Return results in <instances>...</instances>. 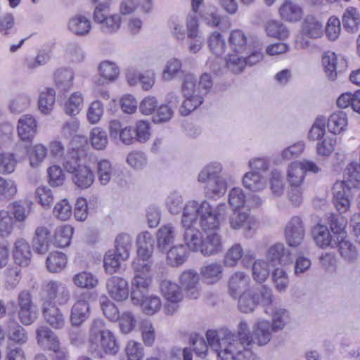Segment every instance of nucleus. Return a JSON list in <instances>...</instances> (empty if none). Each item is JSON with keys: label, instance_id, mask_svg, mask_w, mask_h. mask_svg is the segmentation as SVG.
I'll return each instance as SVG.
<instances>
[{"label": "nucleus", "instance_id": "f8f14e48", "mask_svg": "<svg viewBox=\"0 0 360 360\" xmlns=\"http://www.w3.org/2000/svg\"><path fill=\"white\" fill-rule=\"evenodd\" d=\"M250 276L243 271H236L230 276L228 283L227 288L229 295L236 299L239 295L251 290L249 288L250 284Z\"/></svg>", "mask_w": 360, "mask_h": 360}, {"label": "nucleus", "instance_id": "69168bd1", "mask_svg": "<svg viewBox=\"0 0 360 360\" xmlns=\"http://www.w3.org/2000/svg\"><path fill=\"white\" fill-rule=\"evenodd\" d=\"M326 123V118L325 117H317L308 133V139L311 141H319L324 138Z\"/></svg>", "mask_w": 360, "mask_h": 360}, {"label": "nucleus", "instance_id": "c756f323", "mask_svg": "<svg viewBox=\"0 0 360 360\" xmlns=\"http://www.w3.org/2000/svg\"><path fill=\"white\" fill-rule=\"evenodd\" d=\"M50 229L44 226L36 229L34 236L32 239L34 250L39 254H45L48 252L50 247Z\"/></svg>", "mask_w": 360, "mask_h": 360}, {"label": "nucleus", "instance_id": "9d476101", "mask_svg": "<svg viewBox=\"0 0 360 360\" xmlns=\"http://www.w3.org/2000/svg\"><path fill=\"white\" fill-rule=\"evenodd\" d=\"M41 311L44 320L55 330H60L65 325V318L61 310L55 303L45 300L41 304Z\"/></svg>", "mask_w": 360, "mask_h": 360}, {"label": "nucleus", "instance_id": "6ab92c4d", "mask_svg": "<svg viewBox=\"0 0 360 360\" xmlns=\"http://www.w3.org/2000/svg\"><path fill=\"white\" fill-rule=\"evenodd\" d=\"M36 341L40 347L49 351L60 342L58 336L46 326H41L36 329Z\"/></svg>", "mask_w": 360, "mask_h": 360}, {"label": "nucleus", "instance_id": "b1692460", "mask_svg": "<svg viewBox=\"0 0 360 360\" xmlns=\"http://www.w3.org/2000/svg\"><path fill=\"white\" fill-rule=\"evenodd\" d=\"M205 236L200 248L201 254L204 256H210L222 251L221 236L219 232L205 233Z\"/></svg>", "mask_w": 360, "mask_h": 360}, {"label": "nucleus", "instance_id": "72a5a7b5", "mask_svg": "<svg viewBox=\"0 0 360 360\" xmlns=\"http://www.w3.org/2000/svg\"><path fill=\"white\" fill-rule=\"evenodd\" d=\"M243 185L252 192H259L264 190L267 185L266 179L262 174L249 172L243 177Z\"/></svg>", "mask_w": 360, "mask_h": 360}, {"label": "nucleus", "instance_id": "c85d7f7f", "mask_svg": "<svg viewBox=\"0 0 360 360\" xmlns=\"http://www.w3.org/2000/svg\"><path fill=\"white\" fill-rule=\"evenodd\" d=\"M6 333L8 340L18 345H24L28 340L26 330L13 319L6 321Z\"/></svg>", "mask_w": 360, "mask_h": 360}, {"label": "nucleus", "instance_id": "c03bdc74", "mask_svg": "<svg viewBox=\"0 0 360 360\" xmlns=\"http://www.w3.org/2000/svg\"><path fill=\"white\" fill-rule=\"evenodd\" d=\"M226 191V182L222 176L209 181L205 186V193L210 198H219L223 195Z\"/></svg>", "mask_w": 360, "mask_h": 360}, {"label": "nucleus", "instance_id": "4be33fe9", "mask_svg": "<svg viewBox=\"0 0 360 360\" xmlns=\"http://www.w3.org/2000/svg\"><path fill=\"white\" fill-rule=\"evenodd\" d=\"M37 122L34 117L30 115H24L18 122L17 131L22 141H30L36 134Z\"/></svg>", "mask_w": 360, "mask_h": 360}, {"label": "nucleus", "instance_id": "09e8293b", "mask_svg": "<svg viewBox=\"0 0 360 360\" xmlns=\"http://www.w3.org/2000/svg\"><path fill=\"white\" fill-rule=\"evenodd\" d=\"M222 166L218 162H212L204 167L200 172L198 180L201 183H207L212 179H217L221 177Z\"/></svg>", "mask_w": 360, "mask_h": 360}, {"label": "nucleus", "instance_id": "4c0bfd02", "mask_svg": "<svg viewBox=\"0 0 360 360\" xmlns=\"http://www.w3.org/2000/svg\"><path fill=\"white\" fill-rule=\"evenodd\" d=\"M68 29L76 35H85L87 34L91 30V22L86 17L76 15L70 19Z\"/></svg>", "mask_w": 360, "mask_h": 360}, {"label": "nucleus", "instance_id": "603ef678", "mask_svg": "<svg viewBox=\"0 0 360 360\" xmlns=\"http://www.w3.org/2000/svg\"><path fill=\"white\" fill-rule=\"evenodd\" d=\"M115 252L119 254L122 259H127L129 257V252L131 249L132 239L127 233L119 234L115 239Z\"/></svg>", "mask_w": 360, "mask_h": 360}, {"label": "nucleus", "instance_id": "338daca9", "mask_svg": "<svg viewBox=\"0 0 360 360\" xmlns=\"http://www.w3.org/2000/svg\"><path fill=\"white\" fill-rule=\"evenodd\" d=\"M124 260L119 256L118 253L110 250L104 257V268L108 274H112L119 270L121 262Z\"/></svg>", "mask_w": 360, "mask_h": 360}, {"label": "nucleus", "instance_id": "680f3d73", "mask_svg": "<svg viewBox=\"0 0 360 360\" xmlns=\"http://www.w3.org/2000/svg\"><path fill=\"white\" fill-rule=\"evenodd\" d=\"M184 101L179 108V113L182 116H187L191 112L195 110L203 103V96L202 95H192L191 96H184Z\"/></svg>", "mask_w": 360, "mask_h": 360}, {"label": "nucleus", "instance_id": "3c124183", "mask_svg": "<svg viewBox=\"0 0 360 360\" xmlns=\"http://www.w3.org/2000/svg\"><path fill=\"white\" fill-rule=\"evenodd\" d=\"M74 75L68 69H59L55 73V83L58 89L68 91L72 86Z\"/></svg>", "mask_w": 360, "mask_h": 360}, {"label": "nucleus", "instance_id": "5fc2aeb1", "mask_svg": "<svg viewBox=\"0 0 360 360\" xmlns=\"http://www.w3.org/2000/svg\"><path fill=\"white\" fill-rule=\"evenodd\" d=\"M84 98L82 93L74 92L65 103V112L70 116L77 115L83 107Z\"/></svg>", "mask_w": 360, "mask_h": 360}, {"label": "nucleus", "instance_id": "2f4dec72", "mask_svg": "<svg viewBox=\"0 0 360 360\" xmlns=\"http://www.w3.org/2000/svg\"><path fill=\"white\" fill-rule=\"evenodd\" d=\"M72 181L79 188H87L94 181V174L86 162H84L83 165L72 174Z\"/></svg>", "mask_w": 360, "mask_h": 360}, {"label": "nucleus", "instance_id": "4468645a", "mask_svg": "<svg viewBox=\"0 0 360 360\" xmlns=\"http://www.w3.org/2000/svg\"><path fill=\"white\" fill-rule=\"evenodd\" d=\"M49 301L58 305L66 304L70 299V292L68 285L60 281H51L46 285Z\"/></svg>", "mask_w": 360, "mask_h": 360}, {"label": "nucleus", "instance_id": "f704fd0d", "mask_svg": "<svg viewBox=\"0 0 360 360\" xmlns=\"http://www.w3.org/2000/svg\"><path fill=\"white\" fill-rule=\"evenodd\" d=\"M267 314L271 317V326L274 333L283 330L290 319L288 311L280 307H274Z\"/></svg>", "mask_w": 360, "mask_h": 360}, {"label": "nucleus", "instance_id": "aec40b11", "mask_svg": "<svg viewBox=\"0 0 360 360\" xmlns=\"http://www.w3.org/2000/svg\"><path fill=\"white\" fill-rule=\"evenodd\" d=\"M302 32L309 38L319 39L324 33L323 24L318 17L308 15L302 22Z\"/></svg>", "mask_w": 360, "mask_h": 360}, {"label": "nucleus", "instance_id": "f257e3e1", "mask_svg": "<svg viewBox=\"0 0 360 360\" xmlns=\"http://www.w3.org/2000/svg\"><path fill=\"white\" fill-rule=\"evenodd\" d=\"M209 346L217 353L218 360H250L251 348L228 329L209 330L206 333Z\"/></svg>", "mask_w": 360, "mask_h": 360}, {"label": "nucleus", "instance_id": "37998d69", "mask_svg": "<svg viewBox=\"0 0 360 360\" xmlns=\"http://www.w3.org/2000/svg\"><path fill=\"white\" fill-rule=\"evenodd\" d=\"M135 305H140L142 311L149 316L154 315L159 311L162 307V302L160 298L154 295L150 296L144 295V297H141V300Z\"/></svg>", "mask_w": 360, "mask_h": 360}, {"label": "nucleus", "instance_id": "a211bd4d", "mask_svg": "<svg viewBox=\"0 0 360 360\" xmlns=\"http://www.w3.org/2000/svg\"><path fill=\"white\" fill-rule=\"evenodd\" d=\"M177 235L176 226L172 223L161 226L156 233L157 247L161 251H165L173 244Z\"/></svg>", "mask_w": 360, "mask_h": 360}, {"label": "nucleus", "instance_id": "20e7f679", "mask_svg": "<svg viewBox=\"0 0 360 360\" xmlns=\"http://www.w3.org/2000/svg\"><path fill=\"white\" fill-rule=\"evenodd\" d=\"M202 212L200 217V226L204 233L219 232L220 221L226 213V205L224 203L218 205L213 209L210 204L202 201Z\"/></svg>", "mask_w": 360, "mask_h": 360}, {"label": "nucleus", "instance_id": "5701e85b", "mask_svg": "<svg viewBox=\"0 0 360 360\" xmlns=\"http://www.w3.org/2000/svg\"><path fill=\"white\" fill-rule=\"evenodd\" d=\"M229 43L231 50L234 53L248 54L253 51L250 48L245 33L239 29H236L230 32Z\"/></svg>", "mask_w": 360, "mask_h": 360}, {"label": "nucleus", "instance_id": "052dcab7", "mask_svg": "<svg viewBox=\"0 0 360 360\" xmlns=\"http://www.w3.org/2000/svg\"><path fill=\"white\" fill-rule=\"evenodd\" d=\"M73 229L70 226L65 225L58 227L54 235V244L58 248L68 246L71 241Z\"/></svg>", "mask_w": 360, "mask_h": 360}, {"label": "nucleus", "instance_id": "e2e57ef3", "mask_svg": "<svg viewBox=\"0 0 360 360\" xmlns=\"http://www.w3.org/2000/svg\"><path fill=\"white\" fill-rule=\"evenodd\" d=\"M89 141L92 147L98 150L105 149L108 143L106 132L99 127H94L91 130Z\"/></svg>", "mask_w": 360, "mask_h": 360}, {"label": "nucleus", "instance_id": "a18cd8bd", "mask_svg": "<svg viewBox=\"0 0 360 360\" xmlns=\"http://www.w3.org/2000/svg\"><path fill=\"white\" fill-rule=\"evenodd\" d=\"M55 101V91L51 88L44 89L39 96L38 105L39 110L44 114H49L53 108Z\"/></svg>", "mask_w": 360, "mask_h": 360}, {"label": "nucleus", "instance_id": "f03ea898", "mask_svg": "<svg viewBox=\"0 0 360 360\" xmlns=\"http://www.w3.org/2000/svg\"><path fill=\"white\" fill-rule=\"evenodd\" d=\"M88 342L90 352L97 358H103L105 354L115 355L120 349L115 337L105 328V321L101 319L91 322Z\"/></svg>", "mask_w": 360, "mask_h": 360}, {"label": "nucleus", "instance_id": "cd10ccee", "mask_svg": "<svg viewBox=\"0 0 360 360\" xmlns=\"http://www.w3.org/2000/svg\"><path fill=\"white\" fill-rule=\"evenodd\" d=\"M278 13L283 20L291 22L299 21L303 15L301 7L292 0H284Z\"/></svg>", "mask_w": 360, "mask_h": 360}, {"label": "nucleus", "instance_id": "ea45409f", "mask_svg": "<svg viewBox=\"0 0 360 360\" xmlns=\"http://www.w3.org/2000/svg\"><path fill=\"white\" fill-rule=\"evenodd\" d=\"M67 257L60 252L49 253L46 259L47 270L51 273H58L65 269L67 264Z\"/></svg>", "mask_w": 360, "mask_h": 360}, {"label": "nucleus", "instance_id": "412c9836", "mask_svg": "<svg viewBox=\"0 0 360 360\" xmlns=\"http://www.w3.org/2000/svg\"><path fill=\"white\" fill-rule=\"evenodd\" d=\"M13 255L15 263L21 266H27L31 262V248L24 238H18L13 245Z\"/></svg>", "mask_w": 360, "mask_h": 360}, {"label": "nucleus", "instance_id": "de8ad7c7", "mask_svg": "<svg viewBox=\"0 0 360 360\" xmlns=\"http://www.w3.org/2000/svg\"><path fill=\"white\" fill-rule=\"evenodd\" d=\"M265 32L267 36L280 39H285L289 36V31L283 23L274 20H269L266 23Z\"/></svg>", "mask_w": 360, "mask_h": 360}, {"label": "nucleus", "instance_id": "58836bf2", "mask_svg": "<svg viewBox=\"0 0 360 360\" xmlns=\"http://www.w3.org/2000/svg\"><path fill=\"white\" fill-rule=\"evenodd\" d=\"M347 125V117L345 112L338 111L330 115L328 119V129L334 134H339L345 131Z\"/></svg>", "mask_w": 360, "mask_h": 360}, {"label": "nucleus", "instance_id": "79ce46f5", "mask_svg": "<svg viewBox=\"0 0 360 360\" xmlns=\"http://www.w3.org/2000/svg\"><path fill=\"white\" fill-rule=\"evenodd\" d=\"M337 245L335 248H338L340 255L347 262H354L358 255L356 248L349 240L346 238L336 239Z\"/></svg>", "mask_w": 360, "mask_h": 360}, {"label": "nucleus", "instance_id": "7ed1b4c3", "mask_svg": "<svg viewBox=\"0 0 360 360\" xmlns=\"http://www.w3.org/2000/svg\"><path fill=\"white\" fill-rule=\"evenodd\" d=\"M151 266L141 260L132 262L134 277L131 281V300L133 304H138L148 291L152 283Z\"/></svg>", "mask_w": 360, "mask_h": 360}, {"label": "nucleus", "instance_id": "bf43d9fd", "mask_svg": "<svg viewBox=\"0 0 360 360\" xmlns=\"http://www.w3.org/2000/svg\"><path fill=\"white\" fill-rule=\"evenodd\" d=\"M72 282L78 288L92 289L97 285L98 279L91 273L82 271L72 277Z\"/></svg>", "mask_w": 360, "mask_h": 360}, {"label": "nucleus", "instance_id": "6e6d98bb", "mask_svg": "<svg viewBox=\"0 0 360 360\" xmlns=\"http://www.w3.org/2000/svg\"><path fill=\"white\" fill-rule=\"evenodd\" d=\"M186 258V248L182 245L173 246L167 253V263L172 266H178L182 264Z\"/></svg>", "mask_w": 360, "mask_h": 360}, {"label": "nucleus", "instance_id": "2eb2a0df", "mask_svg": "<svg viewBox=\"0 0 360 360\" xmlns=\"http://www.w3.org/2000/svg\"><path fill=\"white\" fill-rule=\"evenodd\" d=\"M333 201L337 210L345 213L349 210L352 200V192L344 182H336L333 186Z\"/></svg>", "mask_w": 360, "mask_h": 360}, {"label": "nucleus", "instance_id": "7c9ffc66", "mask_svg": "<svg viewBox=\"0 0 360 360\" xmlns=\"http://www.w3.org/2000/svg\"><path fill=\"white\" fill-rule=\"evenodd\" d=\"M160 290L165 299L171 303H179L183 299L180 287L169 280H162L160 283Z\"/></svg>", "mask_w": 360, "mask_h": 360}, {"label": "nucleus", "instance_id": "0e129e2a", "mask_svg": "<svg viewBox=\"0 0 360 360\" xmlns=\"http://www.w3.org/2000/svg\"><path fill=\"white\" fill-rule=\"evenodd\" d=\"M114 169L110 161L107 160H101L97 163V175L100 183L102 185L108 184L112 175Z\"/></svg>", "mask_w": 360, "mask_h": 360}, {"label": "nucleus", "instance_id": "dca6fc26", "mask_svg": "<svg viewBox=\"0 0 360 360\" xmlns=\"http://www.w3.org/2000/svg\"><path fill=\"white\" fill-rule=\"evenodd\" d=\"M179 282L186 294L191 299H196L200 295V276L194 270L184 271L179 277Z\"/></svg>", "mask_w": 360, "mask_h": 360}, {"label": "nucleus", "instance_id": "864d4df0", "mask_svg": "<svg viewBox=\"0 0 360 360\" xmlns=\"http://www.w3.org/2000/svg\"><path fill=\"white\" fill-rule=\"evenodd\" d=\"M322 64L328 79L335 80L337 77V55L332 51L324 53L322 56Z\"/></svg>", "mask_w": 360, "mask_h": 360}, {"label": "nucleus", "instance_id": "39448f33", "mask_svg": "<svg viewBox=\"0 0 360 360\" xmlns=\"http://www.w3.org/2000/svg\"><path fill=\"white\" fill-rule=\"evenodd\" d=\"M255 48L257 49L248 54L234 53L229 55L226 62L228 69L238 74L241 72L247 65H253L259 62L263 58L261 45L258 44Z\"/></svg>", "mask_w": 360, "mask_h": 360}, {"label": "nucleus", "instance_id": "bb28decb", "mask_svg": "<svg viewBox=\"0 0 360 360\" xmlns=\"http://www.w3.org/2000/svg\"><path fill=\"white\" fill-rule=\"evenodd\" d=\"M202 202L201 203L195 200L188 202L183 210L181 218L183 226L184 228L193 227V224L202 215Z\"/></svg>", "mask_w": 360, "mask_h": 360}, {"label": "nucleus", "instance_id": "9b49d317", "mask_svg": "<svg viewBox=\"0 0 360 360\" xmlns=\"http://www.w3.org/2000/svg\"><path fill=\"white\" fill-rule=\"evenodd\" d=\"M105 287L108 295L115 301L125 300L129 296L128 282L122 277H110L106 281Z\"/></svg>", "mask_w": 360, "mask_h": 360}, {"label": "nucleus", "instance_id": "1a4fd4ad", "mask_svg": "<svg viewBox=\"0 0 360 360\" xmlns=\"http://www.w3.org/2000/svg\"><path fill=\"white\" fill-rule=\"evenodd\" d=\"M94 20L101 25V30L105 34H112L118 32L121 27L122 19L119 14L106 15L101 7H96Z\"/></svg>", "mask_w": 360, "mask_h": 360}, {"label": "nucleus", "instance_id": "473e14b6", "mask_svg": "<svg viewBox=\"0 0 360 360\" xmlns=\"http://www.w3.org/2000/svg\"><path fill=\"white\" fill-rule=\"evenodd\" d=\"M239 310L245 314L252 312L259 304V295L253 290H248L237 298Z\"/></svg>", "mask_w": 360, "mask_h": 360}, {"label": "nucleus", "instance_id": "393cba45", "mask_svg": "<svg viewBox=\"0 0 360 360\" xmlns=\"http://www.w3.org/2000/svg\"><path fill=\"white\" fill-rule=\"evenodd\" d=\"M266 258L272 265H285L292 262L290 252L281 243H276L269 248Z\"/></svg>", "mask_w": 360, "mask_h": 360}, {"label": "nucleus", "instance_id": "0eeeda50", "mask_svg": "<svg viewBox=\"0 0 360 360\" xmlns=\"http://www.w3.org/2000/svg\"><path fill=\"white\" fill-rule=\"evenodd\" d=\"M91 297V293L89 292H84L79 295L71 309L70 319L72 326H79L89 317V301Z\"/></svg>", "mask_w": 360, "mask_h": 360}, {"label": "nucleus", "instance_id": "ddd939ff", "mask_svg": "<svg viewBox=\"0 0 360 360\" xmlns=\"http://www.w3.org/2000/svg\"><path fill=\"white\" fill-rule=\"evenodd\" d=\"M230 227L234 230L243 229L245 231H255L258 229L259 221L248 212L234 211L229 217Z\"/></svg>", "mask_w": 360, "mask_h": 360}, {"label": "nucleus", "instance_id": "f3484780", "mask_svg": "<svg viewBox=\"0 0 360 360\" xmlns=\"http://www.w3.org/2000/svg\"><path fill=\"white\" fill-rule=\"evenodd\" d=\"M137 257L134 260L143 261L146 264L152 265L151 256L153 251V239L148 232H143L137 237Z\"/></svg>", "mask_w": 360, "mask_h": 360}, {"label": "nucleus", "instance_id": "a878e982", "mask_svg": "<svg viewBox=\"0 0 360 360\" xmlns=\"http://www.w3.org/2000/svg\"><path fill=\"white\" fill-rule=\"evenodd\" d=\"M311 236L316 245L320 248L330 247L334 248V246L337 245L335 236L330 234L326 226L319 223L312 228Z\"/></svg>", "mask_w": 360, "mask_h": 360}, {"label": "nucleus", "instance_id": "49530a36", "mask_svg": "<svg viewBox=\"0 0 360 360\" xmlns=\"http://www.w3.org/2000/svg\"><path fill=\"white\" fill-rule=\"evenodd\" d=\"M328 224L330 227L333 236H335L336 239L346 238L347 233L345 231L347 221L345 219L340 216H337L334 214H329L328 217Z\"/></svg>", "mask_w": 360, "mask_h": 360}, {"label": "nucleus", "instance_id": "e433bc0d", "mask_svg": "<svg viewBox=\"0 0 360 360\" xmlns=\"http://www.w3.org/2000/svg\"><path fill=\"white\" fill-rule=\"evenodd\" d=\"M203 235L193 227L185 228L184 240L188 248L193 252H200Z\"/></svg>", "mask_w": 360, "mask_h": 360}, {"label": "nucleus", "instance_id": "a19ab883", "mask_svg": "<svg viewBox=\"0 0 360 360\" xmlns=\"http://www.w3.org/2000/svg\"><path fill=\"white\" fill-rule=\"evenodd\" d=\"M342 23L347 32L354 33L358 31L360 17L356 8L349 7L345 10L342 16Z\"/></svg>", "mask_w": 360, "mask_h": 360}, {"label": "nucleus", "instance_id": "4d7b16f0", "mask_svg": "<svg viewBox=\"0 0 360 360\" xmlns=\"http://www.w3.org/2000/svg\"><path fill=\"white\" fill-rule=\"evenodd\" d=\"M223 267L219 263H212L201 268L200 274L210 283L219 281L221 278Z\"/></svg>", "mask_w": 360, "mask_h": 360}, {"label": "nucleus", "instance_id": "423d86ee", "mask_svg": "<svg viewBox=\"0 0 360 360\" xmlns=\"http://www.w3.org/2000/svg\"><path fill=\"white\" fill-rule=\"evenodd\" d=\"M274 333L271 326V322L268 320L259 319L257 320L252 327L251 335L248 340V347L251 349L254 345L264 346L267 345Z\"/></svg>", "mask_w": 360, "mask_h": 360}, {"label": "nucleus", "instance_id": "c9c22d12", "mask_svg": "<svg viewBox=\"0 0 360 360\" xmlns=\"http://www.w3.org/2000/svg\"><path fill=\"white\" fill-rule=\"evenodd\" d=\"M304 177V170H302L300 162H292L288 166L286 170V181L288 186H302Z\"/></svg>", "mask_w": 360, "mask_h": 360}, {"label": "nucleus", "instance_id": "6e6552de", "mask_svg": "<svg viewBox=\"0 0 360 360\" xmlns=\"http://www.w3.org/2000/svg\"><path fill=\"white\" fill-rule=\"evenodd\" d=\"M284 233L285 241L290 247H298L302 243L305 236L302 219L297 216L292 217L286 224Z\"/></svg>", "mask_w": 360, "mask_h": 360}, {"label": "nucleus", "instance_id": "774afa93", "mask_svg": "<svg viewBox=\"0 0 360 360\" xmlns=\"http://www.w3.org/2000/svg\"><path fill=\"white\" fill-rule=\"evenodd\" d=\"M274 287L279 292H284L288 288L289 278L286 271L282 268H276L272 272Z\"/></svg>", "mask_w": 360, "mask_h": 360}, {"label": "nucleus", "instance_id": "8fccbe9b", "mask_svg": "<svg viewBox=\"0 0 360 360\" xmlns=\"http://www.w3.org/2000/svg\"><path fill=\"white\" fill-rule=\"evenodd\" d=\"M344 182L347 187L356 188L360 184V165L356 162L349 164L345 171Z\"/></svg>", "mask_w": 360, "mask_h": 360}, {"label": "nucleus", "instance_id": "13d9d810", "mask_svg": "<svg viewBox=\"0 0 360 360\" xmlns=\"http://www.w3.org/2000/svg\"><path fill=\"white\" fill-rule=\"evenodd\" d=\"M101 77L106 82L115 81L119 75V68L117 65L109 60L102 61L98 68Z\"/></svg>", "mask_w": 360, "mask_h": 360}]
</instances>
